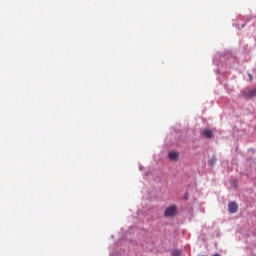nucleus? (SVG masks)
<instances>
[{"label":"nucleus","instance_id":"0eeeda50","mask_svg":"<svg viewBox=\"0 0 256 256\" xmlns=\"http://www.w3.org/2000/svg\"><path fill=\"white\" fill-rule=\"evenodd\" d=\"M171 255L172 256H180L181 250H179V249L172 250Z\"/></svg>","mask_w":256,"mask_h":256},{"label":"nucleus","instance_id":"39448f33","mask_svg":"<svg viewBox=\"0 0 256 256\" xmlns=\"http://www.w3.org/2000/svg\"><path fill=\"white\" fill-rule=\"evenodd\" d=\"M202 135H204V137H206L207 139H213V131L209 129L203 130Z\"/></svg>","mask_w":256,"mask_h":256},{"label":"nucleus","instance_id":"6e6552de","mask_svg":"<svg viewBox=\"0 0 256 256\" xmlns=\"http://www.w3.org/2000/svg\"><path fill=\"white\" fill-rule=\"evenodd\" d=\"M248 77H249L250 81H253V75L248 74Z\"/></svg>","mask_w":256,"mask_h":256},{"label":"nucleus","instance_id":"f03ea898","mask_svg":"<svg viewBox=\"0 0 256 256\" xmlns=\"http://www.w3.org/2000/svg\"><path fill=\"white\" fill-rule=\"evenodd\" d=\"M177 215V206H169L164 212L166 217H175Z\"/></svg>","mask_w":256,"mask_h":256},{"label":"nucleus","instance_id":"7ed1b4c3","mask_svg":"<svg viewBox=\"0 0 256 256\" xmlns=\"http://www.w3.org/2000/svg\"><path fill=\"white\" fill-rule=\"evenodd\" d=\"M238 209H239V206L237 205V202H230L228 204L229 213H237Z\"/></svg>","mask_w":256,"mask_h":256},{"label":"nucleus","instance_id":"423d86ee","mask_svg":"<svg viewBox=\"0 0 256 256\" xmlns=\"http://www.w3.org/2000/svg\"><path fill=\"white\" fill-rule=\"evenodd\" d=\"M215 163H217V157L213 156L209 161V165H211V167H214Z\"/></svg>","mask_w":256,"mask_h":256},{"label":"nucleus","instance_id":"f257e3e1","mask_svg":"<svg viewBox=\"0 0 256 256\" xmlns=\"http://www.w3.org/2000/svg\"><path fill=\"white\" fill-rule=\"evenodd\" d=\"M242 95L243 97H245V99H253V97L256 96V88H246L245 90H243Z\"/></svg>","mask_w":256,"mask_h":256},{"label":"nucleus","instance_id":"20e7f679","mask_svg":"<svg viewBox=\"0 0 256 256\" xmlns=\"http://www.w3.org/2000/svg\"><path fill=\"white\" fill-rule=\"evenodd\" d=\"M168 157L171 161H179V152L171 151L169 152Z\"/></svg>","mask_w":256,"mask_h":256}]
</instances>
